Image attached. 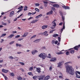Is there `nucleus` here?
<instances>
[{
    "mask_svg": "<svg viewBox=\"0 0 80 80\" xmlns=\"http://www.w3.org/2000/svg\"><path fill=\"white\" fill-rule=\"evenodd\" d=\"M66 72L67 73H69L72 75H73L75 74V70L72 66L68 65L66 67Z\"/></svg>",
    "mask_w": 80,
    "mask_h": 80,
    "instance_id": "f257e3e1",
    "label": "nucleus"
},
{
    "mask_svg": "<svg viewBox=\"0 0 80 80\" xmlns=\"http://www.w3.org/2000/svg\"><path fill=\"white\" fill-rule=\"evenodd\" d=\"M46 56H47V55H46V54H45V53H42L39 55V57H40V58H42V59H45Z\"/></svg>",
    "mask_w": 80,
    "mask_h": 80,
    "instance_id": "f03ea898",
    "label": "nucleus"
},
{
    "mask_svg": "<svg viewBox=\"0 0 80 80\" xmlns=\"http://www.w3.org/2000/svg\"><path fill=\"white\" fill-rule=\"evenodd\" d=\"M56 20L55 19L52 22V27H51L52 29H54L55 28V27H56V25H57V24L56 23H55V22H56Z\"/></svg>",
    "mask_w": 80,
    "mask_h": 80,
    "instance_id": "7ed1b4c3",
    "label": "nucleus"
},
{
    "mask_svg": "<svg viewBox=\"0 0 80 80\" xmlns=\"http://www.w3.org/2000/svg\"><path fill=\"white\" fill-rule=\"evenodd\" d=\"M48 32L47 31H45L44 32L42 33L39 34V35H44L45 37H47L48 35Z\"/></svg>",
    "mask_w": 80,
    "mask_h": 80,
    "instance_id": "20e7f679",
    "label": "nucleus"
},
{
    "mask_svg": "<svg viewBox=\"0 0 80 80\" xmlns=\"http://www.w3.org/2000/svg\"><path fill=\"white\" fill-rule=\"evenodd\" d=\"M55 53L56 54H57L58 55H61V54H63V53H64V50H62L60 52L56 51Z\"/></svg>",
    "mask_w": 80,
    "mask_h": 80,
    "instance_id": "39448f33",
    "label": "nucleus"
},
{
    "mask_svg": "<svg viewBox=\"0 0 80 80\" xmlns=\"http://www.w3.org/2000/svg\"><path fill=\"white\" fill-rule=\"evenodd\" d=\"M58 64V67H60V68H62V66L63 65V63H62V62H59L57 63Z\"/></svg>",
    "mask_w": 80,
    "mask_h": 80,
    "instance_id": "423d86ee",
    "label": "nucleus"
},
{
    "mask_svg": "<svg viewBox=\"0 0 80 80\" xmlns=\"http://www.w3.org/2000/svg\"><path fill=\"white\" fill-rule=\"evenodd\" d=\"M58 41L56 40L55 39L53 40L52 42V45H53L54 43H55V44L56 45H57V44L58 43Z\"/></svg>",
    "mask_w": 80,
    "mask_h": 80,
    "instance_id": "0eeeda50",
    "label": "nucleus"
},
{
    "mask_svg": "<svg viewBox=\"0 0 80 80\" xmlns=\"http://www.w3.org/2000/svg\"><path fill=\"white\" fill-rule=\"evenodd\" d=\"M34 68L35 70H36L37 71L38 73H40L41 72L40 71L41 69L40 68H37L36 67H34Z\"/></svg>",
    "mask_w": 80,
    "mask_h": 80,
    "instance_id": "6e6552de",
    "label": "nucleus"
},
{
    "mask_svg": "<svg viewBox=\"0 0 80 80\" xmlns=\"http://www.w3.org/2000/svg\"><path fill=\"white\" fill-rule=\"evenodd\" d=\"M31 52L32 55H34L35 53H38V51L37 50H33Z\"/></svg>",
    "mask_w": 80,
    "mask_h": 80,
    "instance_id": "1a4fd4ad",
    "label": "nucleus"
},
{
    "mask_svg": "<svg viewBox=\"0 0 80 80\" xmlns=\"http://www.w3.org/2000/svg\"><path fill=\"white\" fill-rule=\"evenodd\" d=\"M50 62H56L57 61V58H53L50 60Z\"/></svg>",
    "mask_w": 80,
    "mask_h": 80,
    "instance_id": "9d476101",
    "label": "nucleus"
},
{
    "mask_svg": "<svg viewBox=\"0 0 80 80\" xmlns=\"http://www.w3.org/2000/svg\"><path fill=\"white\" fill-rule=\"evenodd\" d=\"M28 32H24V34L22 36V37H24L25 38L27 35H28Z\"/></svg>",
    "mask_w": 80,
    "mask_h": 80,
    "instance_id": "9b49d317",
    "label": "nucleus"
},
{
    "mask_svg": "<svg viewBox=\"0 0 80 80\" xmlns=\"http://www.w3.org/2000/svg\"><path fill=\"white\" fill-rule=\"evenodd\" d=\"M14 12L13 11L11 12L9 14L10 17H12L14 15Z\"/></svg>",
    "mask_w": 80,
    "mask_h": 80,
    "instance_id": "f8f14e48",
    "label": "nucleus"
},
{
    "mask_svg": "<svg viewBox=\"0 0 80 80\" xmlns=\"http://www.w3.org/2000/svg\"><path fill=\"white\" fill-rule=\"evenodd\" d=\"M45 75H43V76H41L40 77V78H38V79L39 80H42L43 78H45Z\"/></svg>",
    "mask_w": 80,
    "mask_h": 80,
    "instance_id": "ddd939ff",
    "label": "nucleus"
},
{
    "mask_svg": "<svg viewBox=\"0 0 80 80\" xmlns=\"http://www.w3.org/2000/svg\"><path fill=\"white\" fill-rule=\"evenodd\" d=\"M40 41V39H37L33 41L34 43H38Z\"/></svg>",
    "mask_w": 80,
    "mask_h": 80,
    "instance_id": "4468645a",
    "label": "nucleus"
},
{
    "mask_svg": "<svg viewBox=\"0 0 80 80\" xmlns=\"http://www.w3.org/2000/svg\"><path fill=\"white\" fill-rule=\"evenodd\" d=\"M14 36V34H11L10 35H9V36L8 37V38L9 39H11Z\"/></svg>",
    "mask_w": 80,
    "mask_h": 80,
    "instance_id": "2eb2a0df",
    "label": "nucleus"
},
{
    "mask_svg": "<svg viewBox=\"0 0 80 80\" xmlns=\"http://www.w3.org/2000/svg\"><path fill=\"white\" fill-rule=\"evenodd\" d=\"M47 27H48V26L45 25L42 26V30H44V29H46Z\"/></svg>",
    "mask_w": 80,
    "mask_h": 80,
    "instance_id": "dca6fc26",
    "label": "nucleus"
},
{
    "mask_svg": "<svg viewBox=\"0 0 80 80\" xmlns=\"http://www.w3.org/2000/svg\"><path fill=\"white\" fill-rule=\"evenodd\" d=\"M9 71L8 70H7L3 69L2 70V72H3V73H7Z\"/></svg>",
    "mask_w": 80,
    "mask_h": 80,
    "instance_id": "f3484780",
    "label": "nucleus"
},
{
    "mask_svg": "<svg viewBox=\"0 0 80 80\" xmlns=\"http://www.w3.org/2000/svg\"><path fill=\"white\" fill-rule=\"evenodd\" d=\"M54 7H56L57 8H58L59 5L57 4H55L53 5Z\"/></svg>",
    "mask_w": 80,
    "mask_h": 80,
    "instance_id": "a211bd4d",
    "label": "nucleus"
},
{
    "mask_svg": "<svg viewBox=\"0 0 80 80\" xmlns=\"http://www.w3.org/2000/svg\"><path fill=\"white\" fill-rule=\"evenodd\" d=\"M53 13V11H50L49 12H48L47 13V15H51V14H52Z\"/></svg>",
    "mask_w": 80,
    "mask_h": 80,
    "instance_id": "6ab92c4d",
    "label": "nucleus"
},
{
    "mask_svg": "<svg viewBox=\"0 0 80 80\" xmlns=\"http://www.w3.org/2000/svg\"><path fill=\"white\" fill-rule=\"evenodd\" d=\"M79 47H80V45L76 46V47H75L74 48V49L76 50H78V48H79Z\"/></svg>",
    "mask_w": 80,
    "mask_h": 80,
    "instance_id": "aec40b11",
    "label": "nucleus"
},
{
    "mask_svg": "<svg viewBox=\"0 0 80 80\" xmlns=\"http://www.w3.org/2000/svg\"><path fill=\"white\" fill-rule=\"evenodd\" d=\"M37 21H38V20L35 19V20L32 21L31 22V23H36V22H37Z\"/></svg>",
    "mask_w": 80,
    "mask_h": 80,
    "instance_id": "412c9836",
    "label": "nucleus"
},
{
    "mask_svg": "<svg viewBox=\"0 0 80 80\" xmlns=\"http://www.w3.org/2000/svg\"><path fill=\"white\" fill-rule=\"evenodd\" d=\"M36 37L37 35H34L30 39H33V38H36Z\"/></svg>",
    "mask_w": 80,
    "mask_h": 80,
    "instance_id": "4be33fe9",
    "label": "nucleus"
},
{
    "mask_svg": "<svg viewBox=\"0 0 80 80\" xmlns=\"http://www.w3.org/2000/svg\"><path fill=\"white\" fill-rule=\"evenodd\" d=\"M58 34H55L53 35V37H58Z\"/></svg>",
    "mask_w": 80,
    "mask_h": 80,
    "instance_id": "5701e85b",
    "label": "nucleus"
},
{
    "mask_svg": "<svg viewBox=\"0 0 80 80\" xmlns=\"http://www.w3.org/2000/svg\"><path fill=\"white\" fill-rule=\"evenodd\" d=\"M19 63H20L22 65H25V63L22 62H19Z\"/></svg>",
    "mask_w": 80,
    "mask_h": 80,
    "instance_id": "b1692460",
    "label": "nucleus"
},
{
    "mask_svg": "<svg viewBox=\"0 0 80 80\" xmlns=\"http://www.w3.org/2000/svg\"><path fill=\"white\" fill-rule=\"evenodd\" d=\"M7 34L6 33L5 34H2V35L0 36V38H1V37H5V36H6V35Z\"/></svg>",
    "mask_w": 80,
    "mask_h": 80,
    "instance_id": "393cba45",
    "label": "nucleus"
},
{
    "mask_svg": "<svg viewBox=\"0 0 80 80\" xmlns=\"http://www.w3.org/2000/svg\"><path fill=\"white\" fill-rule=\"evenodd\" d=\"M27 8H28V7H27V6H25L24 7V11H27Z\"/></svg>",
    "mask_w": 80,
    "mask_h": 80,
    "instance_id": "a878e982",
    "label": "nucleus"
},
{
    "mask_svg": "<svg viewBox=\"0 0 80 80\" xmlns=\"http://www.w3.org/2000/svg\"><path fill=\"white\" fill-rule=\"evenodd\" d=\"M75 74H79L80 75V72L79 71H76L75 72Z\"/></svg>",
    "mask_w": 80,
    "mask_h": 80,
    "instance_id": "bb28decb",
    "label": "nucleus"
},
{
    "mask_svg": "<svg viewBox=\"0 0 80 80\" xmlns=\"http://www.w3.org/2000/svg\"><path fill=\"white\" fill-rule=\"evenodd\" d=\"M29 70L31 71H32V70H33V67H31L30 68Z\"/></svg>",
    "mask_w": 80,
    "mask_h": 80,
    "instance_id": "cd10ccee",
    "label": "nucleus"
},
{
    "mask_svg": "<svg viewBox=\"0 0 80 80\" xmlns=\"http://www.w3.org/2000/svg\"><path fill=\"white\" fill-rule=\"evenodd\" d=\"M76 77L77 78H80V76H79V75H78V74H76Z\"/></svg>",
    "mask_w": 80,
    "mask_h": 80,
    "instance_id": "c85d7f7f",
    "label": "nucleus"
},
{
    "mask_svg": "<svg viewBox=\"0 0 80 80\" xmlns=\"http://www.w3.org/2000/svg\"><path fill=\"white\" fill-rule=\"evenodd\" d=\"M35 10H36V11H37V12H39L40 11V10H39V9L37 8H35Z\"/></svg>",
    "mask_w": 80,
    "mask_h": 80,
    "instance_id": "c756f323",
    "label": "nucleus"
},
{
    "mask_svg": "<svg viewBox=\"0 0 80 80\" xmlns=\"http://www.w3.org/2000/svg\"><path fill=\"white\" fill-rule=\"evenodd\" d=\"M10 75L11 76H15V74H14V73H13V72H11L10 73Z\"/></svg>",
    "mask_w": 80,
    "mask_h": 80,
    "instance_id": "7c9ffc66",
    "label": "nucleus"
},
{
    "mask_svg": "<svg viewBox=\"0 0 80 80\" xmlns=\"http://www.w3.org/2000/svg\"><path fill=\"white\" fill-rule=\"evenodd\" d=\"M9 58L11 60H13V59H14V58L12 56H10L9 57Z\"/></svg>",
    "mask_w": 80,
    "mask_h": 80,
    "instance_id": "2f4dec72",
    "label": "nucleus"
},
{
    "mask_svg": "<svg viewBox=\"0 0 80 80\" xmlns=\"http://www.w3.org/2000/svg\"><path fill=\"white\" fill-rule=\"evenodd\" d=\"M3 76L4 77V78L5 79V80H7V76H5V75L3 74H2Z\"/></svg>",
    "mask_w": 80,
    "mask_h": 80,
    "instance_id": "473e14b6",
    "label": "nucleus"
},
{
    "mask_svg": "<svg viewBox=\"0 0 80 80\" xmlns=\"http://www.w3.org/2000/svg\"><path fill=\"white\" fill-rule=\"evenodd\" d=\"M23 8V6H21L20 7H19L18 9H19V10H22V8Z\"/></svg>",
    "mask_w": 80,
    "mask_h": 80,
    "instance_id": "72a5a7b5",
    "label": "nucleus"
},
{
    "mask_svg": "<svg viewBox=\"0 0 80 80\" xmlns=\"http://www.w3.org/2000/svg\"><path fill=\"white\" fill-rule=\"evenodd\" d=\"M70 52L71 53H72V54H73L74 53V50H72Z\"/></svg>",
    "mask_w": 80,
    "mask_h": 80,
    "instance_id": "f704fd0d",
    "label": "nucleus"
},
{
    "mask_svg": "<svg viewBox=\"0 0 80 80\" xmlns=\"http://www.w3.org/2000/svg\"><path fill=\"white\" fill-rule=\"evenodd\" d=\"M15 41H12L9 43L10 45H12L13 43H14Z\"/></svg>",
    "mask_w": 80,
    "mask_h": 80,
    "instance_id": "c9c22d12",
    "label": "nucleus"
},
{
    "mask_svg": "<svg viewBox=\"0 0 80 80\" xmlns=\"http://www.w3.org/2000/svg\"><path fill=\"white\" fill-rule=\"evenodd\" d=\"M32 78H33V79H37V76H34L32 77Z\"/></svg>",
    "mask_w": 80,
    "mask_h": 80,
    "instance_id": "e433bc0d",
    "label": "nucleus"
},
{
    "mask_svg": "<svg viewBox=\"0 0 80 80\" xmlns=\"http://www.w3.org/2000/svg\"><path fill=\"white\" fill-rule=\"evenodd\" d=\"M18 80H22V78L21 77H19L18 78Z\"/></svg>",
    "mask_w": 80,
    "mask_h": 80,
    "instance_id": "4c0bfd02",
    "label": "nucleus"
},
{
    "mask_svg": "<svg viewBox=\"0 0 80 80\" xmlns=\"http://www.w3.org/2000/svg\"><path fill=\"white\" fill-rule=\"evenodd\" d=\"M72 62H68L65 63V65H68L69 63H71Z\"/></svg>",
    "mask_w": 80,
    "mask_h": 80,
    "instance_id": "58836bf2",
    "label": "nucleus"
},
{
    "mask_svg": "<svg viewBox=\"0 0 80 80\" xmlns=\"http://www.w3.org/2000/svg\"><path fill=\"white\" fill-rule=\"evenodd\" d=\"M52 66H51L49 67V70H50V71H52Z\"/></svg>",
    "mask_w": 80,
    "mask_h": 80,
    "instance_id": "ea45409f",
    "label": "nucleus"
},
{
    "mask_svg": "<svg viewBox=\"0 0 80 80\" xmlns=\"http://www.w3.org/2000/svg\"><path fill=\"white\" fill-rule=\"evenodd\" d=\"M17 33V31H12V34H14V33Z\"/></svg>",
    "mask_w": 80,
    "mask_h": 80,
    "instance_id": "a19ab883",
    "label": "nucleus"
},
{
    "mask_svg": "<svg viewBox=\"0 0 80 80\" xmlns=\"http://www.w3.org/2000/svg\"><path fill=\"white\" fill-rule=\"evenodd\" d=\"M36 7H38L39 5H40V4L38 3H35Z\"/></svg>",
    "mask_w": 80,
    "mask_h": 80,
    "instance_id": "79ce46f5",
    "label": "nucleus"
},
{
    "mask_svg": "<svg viewBox=\"0 0 80 80\" xmlns=\"http://www.w3.org/2000/svg\"><path fill=\"white\" fill-rule=\"evenodd\" d=\"M2 24L4 25H7V23H5L3 22H2Z\"/></svg>",
    "mask_w": 80,
    "mask_h": 80,
    "instance_id": "37998d69",
    "label": "nucleus"
},
{
    "mask_svg": "<svg viewBox=\"0 0 80 80\" xmlns=\"http://www.w3.org/2000/svg\"><path fill=\"white\" fill-rule=\"evenodd\" d=\"M42 50H43L44 49H46V47H45V46H43V47H42Z\"/></svg>",
    "mask_w": 80,
    "mask_h": 80,
    "instance_id": "c03bdc74",
    "label": "nucleus"
},
{
    "mask_svg": "<svg viewBox=\"0 0 80 80\" xmlns=\"http://www.w3.org/2000/svg\"><path fill=\"white\" fill-rule=\"evenodd\" d=\"M18 37H20V35H18L15 36V38H18Z\"/></svg>",
    "mask_w": 80,
    "mask_h": 80,
    "instance_id": "a18cd8bd",
    "label": "nucleus"
},
{
    "mask_svg": "<svg viewBox=\"0 0 80 80\" xmlns=\"http://www.w3.org/2000/svg\"><path fill=\"white\" fill-rule=\"evenodd\" d=\"M28 74L29 75H32V73L31 72H29L28 73Z\"/></svg>",
    "mask_w": 80,
    "mask_h": 80,
    "instance_id": "49530a36",
    "label": "nucleus"
},
{
    "mask_svg": "<svg viewBox=\"0 0 80 80\" xmlns=\"http://www.w3.org/2000/svg\"><path fill=\"white\" fill-rule=\"evenodd\" d=\"M66 9H70V8H69V7H67L66 6Z\"/></svg>",
    "mask_w": 80,
    "mask_h": 80,
    "instance_id": "de8ad7c7",
    "label": "nucleus"
},
{
    "mask_svg": "<svg viewBox=\"0 0 80 80\" xmlns=\"http://www.w3.org/2000/svg\"><path fill=\"white\" fill-rule=\"evenodd\" d=\"M42 14H40V15H38V16L39 17V18H40V17H42Z\"/></svg>",
    "mask_w": 80,
    "mask_h": 80,
    "instance_id": "09e8293b",
    "label": "nucleus"
},
{
    "mask_svg": "<svg viewBox=\"0 0 80 80\" xmlns=\"http://www.w3.org/2000/svg\"><path fill=\"white\" fill-rule=\"evenodd\" d=\"M58 40L59 41V42H60V40H61V38H60L59 37H58Z\"/></svg>",
    "mask_w": 80,
    "mask_h": 80,
    "instance_id": "8fccbe9b",
    "label": "nucleus"
},
{
    "mask_svg": "<svg viewBox=\"0 0 80 80\" xmlns=\"http://www.w3.org/2000/svg\"><path fill=\"white\" fill-rule=\"evenodd\" d=\"M62 8H64V9H66V6H62Z\"/></svg>",
    "mask_w": 80,
    "mask_h": 80,
    "instance_id": "3c124183",
    "label": "nucleus"
},
{
    "mask_svg": "<svg viewBox=\"0 0 80 80\" xmlns=\"http://www.w3.org/2000/svg\"><path fill=\"white\" fill-rule=\"evenodd\" d=\"M48 56H49V58H51V55H50V54H49Z\"/></svg>",
    "mask_w": 80,
    "mask_h": 80,
    "instance_id": "603ef678",
    "label": "nucleus"
},
{
    "mask_svg": "<svg viewBox=\"0 0 80 80\" xmlns=\"http://www.w3.org/2000/svg\"><path fill=\"white\" fill-rule=\"evenodd\" d=\"M19 45V44H18V43H16V47H18Z\"/></svg>",
    "mask_w": 80,
    "mask_h": 80,
    "instance_id": "864d4df0",
    "label": "nucleus"
},
{
    "mask_svg": "<svg viewBox=\"0 0 80 80\" xmlns=\"http://www.w3.org/2000/svg\"><path fill=\"white\" fill-rule=\"evenodd\" d=\"M66 54L67 55H69V52H66Z\"/></svg>",
    "mask_w": 80,
    "mask_h": 80,
    "instance_id": "5fc2aeb1",
    "label": "nucleus"
},
{
    "mask_svg": "<svg viewBox=\"0 0 80 80\" xmlns=\"http://www.w3.org/2000/svg\"><path fill=\"white\" fill-rule=\"evenodd\" d=\"M17 54H20V53H22V52H18L17 53Z\"/></svg>",
    "mask_w": 80,
    "mask_h": 80,
    "instance_id": "6e6d98bb",
    "label": "nucleus"
},
{
    "mask_svg": "<svg viewBox=\"0 0 80 80\" xmlns=\"http://www.w3.org/2000/svg\"><path fill=\"white\" fill-rule=\"evenodd\" d=\"M65 23H64L63 25V27L62 28L63 29H65Z\"/></svg>",
    "mask_w": 80,
    "mask_h": 80,
    "instance_id": "4d7b16f0",
    "label": "nucleus"
},
{
    "mask_svg": "<svg viewBox=\"0 0 80 80\" xmlns=\"http://www.w3.org/2000/svg\"><path fill=\"white\" fill-rule=\"evenodd\" d=\"M43 3H45V4H47V3H48V2L46 1H44Z\"/></svg>",
    "mask_w": 80,
    "mask_h": 80,
    "instance_id": "13d9d810",
    "label": "nucleus"
},
{
    "mask_svg": "<svg viewBox=\"0 0 80 80\" xmlns=\"http://www.w3.org/2000/svg\"><path fill=\"white\" fill-rule=\"evenodd\" d=\"M53 31L52 30H51L50 32L49 33H53Z\"/></svg>",
    "mask_w": 80,
    "mask_h": 80,
    "instance_id": "bf43d9fd",
    "label": "nucleus"
},
{
    "mask_svg": "<svg viewBox=\"0 0 80 80\" xmlns=\"http://www.w3.org/2000/svg\"><path fill=\"white\" fill-rule=\"evenodd\" d=\"M3 60H0V63H3Z\"/></svg>",
    "mask_w": 80,
    "mask_h": 80,
    "instance_id": "052dcab7",
    "label": "nucleus"
},
{
    "mask_svg": "<svg viewBox=\"0 0 80 80\" xmlns=\"http://www.w3.org/2000/svg\"><path fill=\"white\" fill-rule=\"evenodd\" d=\"M3 41H4V40L3 39H2L1 41H0L1 43H2V42H3Z\"/></svg>",
    "mask_w": 80,
    "mask_h": 80,
    "instance_id": "680f3d73",
    "label": "nucleus"
},
{
    "mask_svg": "<svg viewBox=\"0 0 80 80\" xmlns=\"http://www.w3.org/2000/svg\"><path fill=\"white\" fill-rule=\"evenodd\" d=\"M20 70H21L22 71V72H24V70L22 68H20Z\"/></svg>",
    "mask_w": 80,
    "mask_h": 80,
    "instance_id": "e2e57ef3",
    "label": "nucleus"
},
{
    "mask_svg": "<svg viewBox=\"0 0 80 80\" xmlns=\"http://www.w3.org/2000/svg\"><path fill=\"white\" fill-rule=\"evenodd\" d=\"M59 77L60 78H62V75L60 76H59Z\"/></svg>",
    "mask_w": 80,
    "mask_h": 80,
    "instance_id": "0e129e2a",
    "label": "nucleus"
},
{
    "mask_svg": "<svg viewBox=\"0 0 80 80\" xmlns=\"http://www.w3.org/2000/svg\"><path fill=\"white\" fill-rule=\"evenodd\" d=\"M32 14V13L29 12L28 14V15H31V14Z\"/></svg>",
    "mask_w": 80,
    "mask_h": 80,
    "instance_id": "69168bd1",
    "label": "nucleus"
},
{
    "mask_svg": "<svg viewBox=\"0 0 80 80\" xmlns=\"http://www.w3.org/2000/svg\"><path fill=\"white\" fill-rule=\"evenodd\" d=\"M22 46V45L21 44H19L18 47H20Z\"/></svg>",
    "mask_w": 80,
    "mask_h": 80,
    "instance_id": "338daca9",
    "label": "nucleus"
},
{
    "mask_svg": "<svg viewBox=\"0 0 80 80\" xmlns=\"http://www.w3.org/2000/svg\"><path fill=\"white\" fill-rule=\"evenodd\" d=\"M77 57L78 59H80V55L78 56Z\"/></svg>",
    "mask_w": 80,
    "mask_h": 80,
    "instance_id": "774afa93",
    "label": "nucleus"
}]
</instances>
